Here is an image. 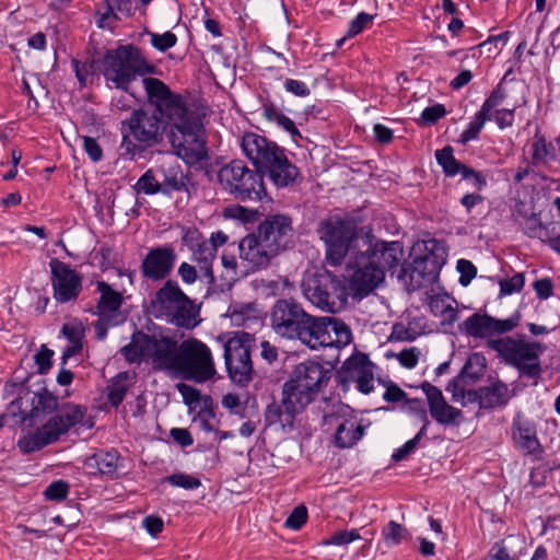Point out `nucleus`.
I'll return each instance as SVG.
<instances>
[{"label": "nucleus", "mask_w": 560, "mask_h": 560, "mask_svg": "<svg viewBox=\"0 0 560 560\" xmlns=\"http://www.w3.org/2000/svg\"><path fill=\"white\" fill-rule=\"evenodd\" d=\"M329 378L330 371L317 361L298 364L282 386L281 401L273 400L267 405L264 413L266 425L292 427L295 417L315 399Z\"/></svg>", "instance_id": "nucleus-1"}, {"label": "nucleus", "mask_w": 560, "mask_h": 560, "mask_svg": "<svg viewBox=\"0 0 560 560\" xmlns=\"http://www.w3.org/2000/svg\"><path fill=\"white\" fill-rule=\"evenodd\" d=\"M293 236V221L289 214L267 215L238 244L240 257L246 264V271L255 272L268 267L273 257L292 245Z\"/></svg>", "instance_id": "nucleus-2"}, {"label": "nucleus", "mask_w": 560, "mask_h": 560, "mask_svg": "<svg viewBox=\"0 0 560 560\" xmlns=\"http://www.w3.org/2000/svg\"><path fill=\"white\" fill-rule=\"evenodd\" d=\"M173 127V119L163 113L139 107L120 122V151L122 158L133 159L144 150L163 141L167 127Z\"/></svg>", "instance_id": "nucleus-3"}, {"label": "nucleus", "mask_w": 560, "mask_h": 560, "mask_svg": "<svg viewBox=\"0 0 560 560\" xmlns=\"http://www.w3.org/2000/svg\"><path fill=\"white\" fill-rule=\"evenodd\" d=\"M160 69L151 63L142 50L132 45H119L108 49L102 58V74L109 88L121 90L132 97L131 83L143 75L160 74Z\"/></svg>", "instance_id": "nucleus-4"}, {"label": "nucleus", "mask_w": 560, "mask_h": 560, "mask_svg": "<svg viewBox=\"0 0 560 560\" xmlns=\"http://www.w3.org/2000/svg\"><path fill=\"white\" fill-rule=\"evenodd\" d=\"M86 413V408L66 404L57 415L51 416L35 432L28 433L19 439L18 447L23 454H31L43 450L59 441L60 436L68 433L69 430L80 424Z\"/></svg>", "instance_id": "nucleus-5"}, {"label": "nucleus", "mask_w": 560, "mask_h": 560, "mask_svg": "<svg viewBox=\"0 0 560 560\" xmlns=\"http://www.w3.org/2000/svg\"><path fill=\"white\" fill-rule=\"evenodd\" d=\"M316 318L307 314L296 301L281 299L271 310L270 324L278 336L300 340L311 348Z\"/></svg>", "instance_id": "nucleus-6"}, {"label": "nucleus", "mask_w": 560, "mask_h": 560, "mask_svg": "<svg viewBox=\"0 0 560 560\" xmlns=\"http://www.w3.org/2000/svg\"><path fill=\"white\" fill-rule=\"evenodd\" d=\"M170 141L175 154L188 166L209 158L202 126L190 109L183 117L173 119Z\"/></svg>", "instance_id": "nucleus-7"}, {"label": "nucleus", "mask_w": 560, "mask_h": 560, "mask_svg": "<svg viewBox=\"0 0 560 560\" xmlns=\"http://www.w3.org/2000/svg\"><path fill=\"white\" fill-rule=\"evenodd\" d=\"M487 347L495 351L508 365L516 368L521 375L529 378L540 376L542 370L539 358L546 350L542 343L504 337L489 338Z\"/></svg>", "instance_id": "nucleus-8"}, {"label": "nucleus", "mask_w": 560, "mask_h": 560, "mask_svg": "<svg viewBox=\"0 0 560 560\" xmlns=\"http://www.w3.org/2000/svg\"><path fill=\"white\" fill-rule=\"evenodd\" d=\"M303 293L314 306L332 314L347 305L350 294L346 279L328 270L308 276L303 281Z\"/></svg>", "instance_id": "nucleus-9"}, {"label": "nucleus", "mask_w": 560, "mask_h": 560, "mask_svg": "<svg viewBox=\"0 0 560 560\" xmlns=\"http://www.w3.org/2000/svg\"><path fill=\"white\" fill-rule=\"evenodd\" d=\"M222 189L241 202L260 201L267 197L261 174L250 170L241 160H233L218 172Z\"/></svg>", "instance_id": "nucleus-10"}, {"label": "nucleus", "mask_w": 560, "mask_h": 560, "mask_svg": "<svg viewBox=\"0 0 560 560\" xmlns=\"http://www.w3.org/2000/svg\"><path fill=\"white\" fill-rule=\"evenodd\" d=\"M317 234L326 246L327 261L339 266L358 238L357 223L350 218L330 215L319 222Z\"/></svg>", "instance_id": "nucleus-11"}, {"label": "nucleus", "mask_w": 560, "mask_h": 560, "mask_svg": "<svg viewBox=\"0 0 560 560\" xmlns=\"http://www.w3.org/2000/svg\"><path fill=\"white\" fill-rule=\"evenodd\" d=\"M214 363L209 347L197 339L184 340L179 345L178 360L173 377L203 383L213 377Z\"/></svg>", "instance_id": "nucleus-12"}, {"label": "nucleus", "mask_w": 560, "mask_h": 560, "mask_svg": "<svg viewBox=\"0 0 560 560\" xmlns=\"http://www.w3.org/2000/svg\"><path fill=\"white\" fill-rule=\"evenodd\" d=\"M255 339L248 332H236L224 343V362L231 381L241 386H247L254 376L252 347Z\"/></svg>", "instance_id": "nucleus-13"}, {"label": "nucleus", "mask_w": 560, "mask_h": 560, "mask_svg": "<svg viewBox=\"0 0 560 560\" xmlns=\"http://www.w3.org/2000/svg\"><path fill=\"white\" fill-rule=\"evenodd\" d=\"M141 82L147 103L155 113H163L168 119H175L183 117L189 109L183 96L173 92L162 80L143 75Z\"/></svg>", "instance_id": "nucleus-14"}, {"label": "nucleus", "mask_w": 560, "mask_h": 560, "mask_svg": "<svg viewBox=\"0 0 560 560\" xmlns=\"http://www.w3.org/2000/svg\"><path fill=\"white\" fill-rule=\"evenodd\" d=\"M10 407L13 415H18L21 422L27 423L28 425H33L39 416L51 415L55 411V415H57L61 409H58V398L46 388H43L38 393L27 390L25 394L19 395V397L11 402Z\"/></svg>", "instance_id": "nucleus-15"}, {"label": "nucleus", "mask_w": 560, "mask_h": 560, "mask_svg": "<svg viewBox=\"0 0 560 560\" xmlns=\"http://www.w3.org/2000/svg\"><path fill=\"white\" fill-rule=\"evenodd\" d=\"M255 170L261 174L262 179L267 176L277 188L293 185L300 175L296 165L288 159L285 150L278 144L271 148Z\"/></svg>", "instance_id": "nucleus-16"}, {"label": "nucleus", "mask_w": 560, "mask_h": 560, "mask_svg": "<svg viewBox=\"0 0 560 560\" xmlns=\"http://www.w3.org/2000/svg\"><path fill=\"white\" fill-rule=\"evenodd\" d=\"M350 275L348 291L353 296L364 298L376 289L384 280L385 273L381 268L371 261L369 255L363 252L358 253L349 264Z\"/></svg>", "instance_id": "nucleus-17"}, {"label": "nucleus", "mask_w": 560, "mask_h": 560, "mask_svg": "<svg viewBox=\"0 0 560 560\" xmlns=\"http://www.w3.org/2000/svg\"><path fill=\"white\" fill-rule=\"evenodd\" d=\"M434 156L445 177L453 178L460 175L462 180L467 182L477 191H482L488 186L486 173L458 161L452 145L447 144L436 150Z\"/></svg>", "instance_id": "nucleus-18"}, {"label": "nucleus", "mask_w": 560, "mask_h": 560, "mask_svg": "<svg viewBox=\"0 0 560 560\" xmlns=\"http://www.w3.org/2000/svg\"><path fill=\"white\" fill-rule=\"evenodd\" d=\"M49 267L54 299L61 304L77 300L82 291V276L58 259H51Z\"/></svg>", "instance_id": "nucleus-19"}, {"label": "nucleus", "mask_w": 560, "mask_h": 560, "mask_svg": "<svg viewBox=\"0 0 560 560\" xmlns=\"http://www.w3.org/2000/svg\"><path fill=\"white\" fill-rule=\"evenodd\" d=\"M511 436L514 446L533 460L544 458V447L538 439L536 422L517 413L512 421Z\"/></svg>", "instance_id": "nucleus-20"}, {"label": "nucleus", "mask_w": 560, "mask_h": 560, "mask_svg": "<svg viewBox=\"0 0 560 560\" xmlns=\"http://www.w3.org/2000/svg\"><path fill=\"white\" fill-rule=\"evenodd\" d=\"M351 340V329L343 320L329 316L316 318L312 349L318 346L339 348L349 345Z\"/></svg>", "instance_id": "nucleus-21"}, {"label": "nucleus", "mask_w": 560, "mask_h": 560, "mask_svg": "<svg viewBox=\"0 0 560 560\" xmlns=\"http://www.w3.org/2000/svg\"><path fill=\"white\" fill-rule=\"evenodd\" d=\"M176 259L177 254L171 244L150 248L141 261V275L151 281H162L171 275Z\"/></svg>", "instance_id": "nucleus-22"}, {"label": "nucleus", "mask_w": 560, "mask_h": 560, "mask_svg": "<svg viewBox=\"0 0 560 560\" xmlns=\"http://www.w3.org/2000/svg\"><path fill=\"white\" fill-rule=\"evenodd\" d=\"M518 322V314L505 319H498L486 313H474L464 320L463 325L468 336L483 339L510 332L517 327Z\"/></svg>", "instance_id": "nucleus-23"}, {"label": "nucleus", "mask_w": 560, "mask_h": 560, "mask_svg": "<svg viewBox=\"0 0 560 560\" xmlns=\"http://www.w3.org/2000/svg\"><path fill=\"white\" fill-rule=\"evenodd\" d=\"M179 345L170 336L151 335L149 359L154 371L173 377L178 360Z\"/></svg>", "instance_id": "nucleus-24"}, {"label": "nucleus", "mask_w": 560, "mask_h": 560, "mask_svg": "<svg viewBox=\"0 0 560 560\" xmlns=\"http://www.w3.org/2000/svg\"><path fill=\"white\" fill-rule=\"evenodd\" d=\"M420 388L425 394L431 417L439 424H455L462 417V410L448 405L440 388L427 381L420 385Z\"/></svg>", "instance_id": "nucleus-25"}, {"label": "nucleus", "mask_w": 560, "mask_h": 560, "mask_svg": "<svg viewBox=\"0 0 560 560\" xmlns=\"http://www.w3.org/2000/svg\"><path fill=\"white\" fill-rule=\"evenodd\" d=\"M363 253L369 255L371 261L386 275V271H392L399 266L404 256V248L399 242L382 240L372 242L371 240L368 249Z\"/></svg>", "instance_id": "nucleus-26"}, {"label": "nucleus", "mask_w": 560, "mask_h": 560, "mask_svg": "<svg viewBox=\"0 0 560 560\" xmlns=\"http://www.w3.org/2000/svg\"><path fill=\"white\" fill-rule=\"evenodd\" d=\"M424 254L413 258V262L421 269L429 281H435L441 268L445 264V248L434 238L423 242Z\"/></svg>", "instance_id": "nucleus-27"}, {"label": "nucleus", "mask_w": 560, "mask_h": 560, "mask_svg": "<svg viewBox=\"0 0 560 560\" xmlns=\"http://www.w3.org/2000/svg\"><path fill=\"white\" fill-rule=\"evenodd\" d=\"M215 258L217 254L213 245L206 243L203 238L197 243L195 248H191L190 259L199 268L200 281L206 283V295H211L215 292L213 271Z\"/></svg>", "instance_id": "nucleus-28"}, {"label": "nucleus", "mask_w": 560, "mask_h": 560, "mask_svg": "<svg viewBox=\"0 0 560 560\" xmlns=\"http://www.w3.org/2000/svg\"><path fill=\"white\" fill-rule=\"evenodd\" d=\"M156 172L160 177L161 195L171 197L174 192L189 194V175L177 163L162 165Z\"/></svg>", "instance_id": "nucleus-29"}, {"label": "nucleus", "mask_w": 560, "mask_h": 560, "mask_svg": "<svg viewBox=\"0 0 560 560\" xmlns=\"http://www.w3.org/2000/svg\"><path fill=\"white\" fill-rule=\"evenodd\" d=\"M348 370L351 371L352 377L357 383V388L362 394H370L374 389L373 368L374 364L365 353L353 355L346 362Z\"/></svg>", "instance_id": "nucleus-30"}, {"label": "nucleus", "mask_w": 560, "mask_h": 560, "mask_svg": "<svg viewBox=\"0 0 560 560\" xmlns=\"http://www.w3.org/2000/svg\"><path fill=\"white\" fill-rule=\"evenodd\" d=\"M187 295L179 288L178 283L174 280H167L156 291L154 299L151 302L152 307L160 312L161 315L166 316L178 304L186 301Z\"/></svg>", "instance_id": "nucleus-31"}, {"label": "nucleus", "mask_w": 560, "mask_h": 560, "mask_svg": "<svg viewBox=\"0 0 560 560\" xmlns=\"http://www.w3.org/2000/svg\"><path fill=\"white\" fill-rule=\"evenodd\" d=\"M479 392L482 395L481 409L488 410L505 407L513 396L509 385L499 378H489V385L479 387Z\"/></svg>", "instance_id": "nucleus-32"}, {"label": "nucleus", "mask_w": 560, "mask_h": 560, "mask_svg": "<svg viewBox=\"0 0 560 560\" xmlns=\"http://www.w3.org/2000/svg\"><path fill=\"white\" fill-rule=\"evenodd\" d=\"M277 143L265 136L255 132H245L241 139V148L244 155L256 167Z\"/></svg>", "instance_id": "nucleus-33"}, {"label": "nucleus", "mask_w": 560, "mask_h": 560, "mask_svg": "<svg viewBox=\"0 0 560 560\" xmlns=\"http://www.w3.org/2000/svg\"><path fill=\"white\" fill-rule=\"evenodd\" d=\"M96 290L100 292V299L96 304L97 315L108 317L115 314L122 304V295L115 291L110 284L101 280L96 282Z\"/></svg>", "instance_id": "nucleus-34"}, {"label": "nucleus", "mask_w": 560, "mask_h": 560, "mask_svg": "<svg viewBox=\"0 0 560 560\" xmlns=\"http://www.w3.org/2000/svg\"><path fill=\"white\" fill-rule=\"evenodd\" d=\"M151 335L136 331L128 345L120 349L128 363H140L144 357L149 358Z\"/></svg>", "instance_id": "nucleus-35"}, {"label": "nucleus", "mask_w": 560, "mask_h": 560, "mask_svg": "<svg viewBox=\"0 0 560 560\" xmlns=\"http://www.w3.org/2000/svg\"><path fill=\"white\" fill-rule=\"evenodd\" d=\"M120 460L119 453L116 450H110L93 454L88 458L86 464L89 467H96L101 475L114 479L117 477V470L121 465Z\"/></svg>", "instance_id": "nucleus-36"}, {"label": "nucleus", "mask_w": 560, "mask_h": 560, "mask_svg": "<svg viewBox=\"0 0 560 560\" xmlns=\"http://www.w3.org/2000/svg\"><path fill=\"white\" fill-rule=\"evenodd\" d=\"M486 370V357L480 352H472L468 355L458 375L459 378H463L464 384L471 385L485 375Z\"/></svg>", "instance_id": "nucleus-37"}, {"label": "nucleus", "mask_w": 560, "mask_h": 560, "mask_svg": "<svg viewBox=\"0 0 560 560\" xmlns=\"http://www.w3.org/2000/svg\"><path fill=\"white\" fill-rule=\"evenodd\" d=\"M196 315L197 312L195 310L194 303L187 296L186 301L178 304L172 312L166 315V317L170 323L179 328L192 329L198 324L196 320Z\"/></svg>", "instance_id": "nucleus-38"}, {"label": "nucleus", "mask_w": 560, "mask_h": 560, "mask_svg": "<svg viewBox=\"0 0 560 560\" xmlns=\"http://www.w3.org/2000/svg\"><path fill=\"white\" fill-rule=\"evenodd\" d=\"M364 434V427L352 420H345L337 427L335 445L340 448L352 447Z\"/></svg>", "instance_id": "nucleus-39"}, {"label": "nucleus", "mask_w": 560, "mask_h": 560, "mask_svg": "<svg viewBox=\"0 0 560 560\" xmlns=\"http://www.w3.org/2000/svg\"><path fill=\"white\" fill-rule=\"evenodd\" d=\"M397 279L405 285L408 292L417 291L433 283V281H429L427 277L422 275L421 269L416 266L413 261L411 264L401 265Z\"/></svg>", "instance_id": "nucleus-40"}, {"label": "nucleus", "mask_w": 560, "mask_h": 560, "mask_svg": "<svg viewBox=\"0 0 560 560\" xmlns=\"http://www.w3.org/2000/svg\"><path fill=\"white\" fill-rule=\"evenodd\" d=\"M137 194L153 196L161 194L159 173L153 168H148L133 186Z\"/></svg>", "instance_id": "nucleus-41"}, {"label": "nucleus", "mask_w": 560, "mask_h": 560, "mask_svg": "<svg viewBox=\"0 0 560 560\" xmlns=\"http://www.w3.org/2000/svg\"><path fill=\"white\" fill-rule=\"evenodd\" d=\"M381 534L386 547L388 548L400 545L410 536L408 529L396 521H389L382 529Z\"/></svg>", "instance_id": "nucleus-42"}, {"label": "nucleus", "mask_w": 560, "mask_h": 560, "mask_svg": "<svg viewBox=\"0 0 560 560\" xmlns=\"http://www.w3.org/2000/svg\"><path fill=\"white\" fill-rule=\"evenodd\" d=\"M128 377L127 372H120L107 386V401L113 407H118L126 397L128 386L124 383Z\"/></svg>", "instance_id": "nucleus-43"}, {"label": "nucleus", "mask_w": 560, "mask_h": 560, "mask_svg": "<svg viewBox=\"0 0 560 560\" xmlns=\"http://www.w3.org/2000/svg\"><path fill=\"white\" fill-rule=\"evenodd\" d=\"M491 119V115H486L483 112L478 110L472 120L468 124L467 128L460 133L458 142L463 145L470 141L478 139L485 124Z\"/></svg>", "instance_id": "nucleus-44"}, {"label": "nucleus", "mask_w": 560, "mask_h": 560, "mask_svg": "<svg viewBox=\"0 0 560 560\" xmlns=\"http://www.w3.org/2000/svg\"><path fill=\"white\" fill-rule=\"evenodd\" d=\"M555 148L551 143H547L545 137L536 136L532 143V163L538 165L545 163L547 158L551 155Z\"/></svg>", "instance_id": "nucleus-45"}, {"label": "nucleus", "mask_w": 560, "mask_h": 560, "mask_svg": "<svg viewBox=\"0 0 560 560\" xmlns=\"http://www.w3.org/2000/svg\"><path fill=\"white\" fill-rule=\"evenodd\" d=\"M524 233L532 238H539L542 242H547L549 240V231L542 224L537 214H532L526 219L524 225Z\"/></svg>", "instance_id": "nucleus-46"}, {"label": "nucleus", "mask_w": 560, "mask_h": 560, "mask_svg": "<svg viewBox=\"0 0 560 560\" xmlns=\"http://www.w3.org/2000/svg\"><path fill=\"white\" fill-rule=\"evenodd\" d=\"M164 481L172 487L183 488L186 490H194L201 486L199 478L184 474L175 472L164 478Z\"/></svg>", "instance_id": "nucleus-47"}, {"label": "nucleus", "mask_w": 560, "mask_h": 560, "mask_svg": "<svg viewBox=\"0 0 560 560\" xmlns=\"http://www.w3.org/2000/svg\"><path fill=\"white\" fill-rule=\"evenodd\" d=\"M506 98V91L503 86V83L500 82L497 84V86L491 91V93L488 95V97L482 103L479 110L483 112L486 115H491V112L502 104L504 100Z\"/></svg>", "instance_id": "nucleus-48"}, {"label": "nucleus", "mask_w": 560, "mask_h": 560, "mask_svg": "<svg viewBox=\"0 0 560 560\" xmlns=\"http://www.w3.org/2000/svg\"><path fill=\"white\" fill-rule=\"evenodd\" d=\"M361 539L360 533L358 529L353 528L350 530H340L334 533L328 538L324 539L320 545L322 546H345L352 541Z\"/></svg>", "instance_id": "nucleus-49"}, {"label": "nucleus", "mask_w": 560, "mask_h": 560, "mask_svg": "<svg viewBox=\"0 0 560 560\" xmlns=\"http://www.w3.org/2000/svg\"><path fill=\"white\" fill-rule=\"evenodd\" d=\"M150 43L153 48L164 52L176 45L177 36L171 31H166L163 34L150 33Z\"/></svg>", "instance_id": "nucleus-50"}, {"label": "nucleus", "mask_w": 560, "mask_h": 560, "mask_svg": "<svg viewBox=\"0 0 560 560\" xmlns=\"http://www.w3.org/2000/svg\"><path fill=\"white\" fill-rule=\"evenodd\" d=\"M307 509L304 504L295 506L284 522V526L292 530H299L307 522Z\"/></svg>", "instance_id": "nucleus-51"}, {"label": "nucleus", "mask_w": 560, "mask_h": 560, "mask_svg": "<svg viewBox=\"0 0 560 560\" xmlns=\"http://www.w3.org/2000/svg\"><path fill=\"white\" fill-rule=\"evenodd\" d=\"M69 493V485L65 480L52 481L44 491V495L49 501H63Z\"/></svg>", "instance_id": "nucleus-52"}, {"label": "nucleus", "mask_w": 560, "mask_h": 560, "mask_svg": "<svg viewBox=\"0 0 560 560\" xmlns=\"http://www.w3.org/2000/svg\"><path fill=\"white\" fill-rule=\"evenodd\" d=\"M54 351L46 345H42L39 350L34 355V361L37 365L38 374H46L52 366Z\"/></svg>", "instance_id": "nucleus-53"}, {"label": "nucleus", "mask_w": 560, "mask_h": 560, "mask_svg": "<svg viewBox=\"0 0 560 560\" xmlns=\"http://www.w3.org/2000/svg\"><path fill=\"white\" fill-rule=\"evenodd\" d=\"M525 284L524 275L518 272L512 276L509 279H504L500 281V294L501 295H511L513 293L520 292Z\"/></svg>", "instance_id": "nucleus-54"}, {"label": "nucleus", "mask_w": 560, "mask_h": 560, "mask_svg": "<svg viewBox=\"0 0 560 560\" xmlns=\"http://www.w3.org/2000/svg\"><path fill=\"white\" fill-rule=\"evenodd\" d=\"M456 268L460 275L458 282L463 287H467L477 275V268L470 260L467 259H459L457 261Z\"/></svg>", "instance_id": "nucleus-55"}, {"label": "nucleus", "mask_w": 560, "mask_h": 560, "mask_svg": "<svg viewBox=\"0 0 560 560\" xmlns=\"http://www.w3.org/2000/svg\"><path fill=\"white\" fill-rule=\"evenodd\" d=\"M446 108L443 104H434L425 107L421 113V120L431 126L436 124L441 118L446 115Z\"/></svg>", "instance_id": "nucleus-56"}, {"label": "nucleus", "mask_w": 560, "mask_h": 560, "mask_svg": "<svg viewBox=\"0 0 560 560\" xmlns=\"http://www.w3.org/2000/svg\"><path fill=\"white\" fill-rule=\"evenodd\" d=\"M82 147L92 162H100L103 159V149L97 140L90 136L82 137Z\"/></svg>", "instance_id": "nucleus-57"}, {"label": "nucleus", "mask_w": 560, "mask_h": 560, "mask_svg": "<svg viewBox=\"0 0 560 560\" xmlns=\"http://www.w3.org/2000/svg\"><path fill=\"white\" fill-rule=\"evenodd\" d=\"M177 273L183 283L186 285L194 284L198 279H200V272L197 265L195 266L186 261L179 265Z\"/></svg>", "instance_id": "nucleus-58"}, {"label": "nucleus", "mask_w": 560, "mask_h": 560, "mask_svg": "<svg viewBox=\"0 0 560 560\" xmlns=\"http://www.w3.org/2000/svg\"><path fill=\"white\" fill-rule=\"evenodd\" d=\"M373 19L374 16L371 14L360 12L354 19L350 21L347 36L354 37L359 35L366 27V25L373 21Z\"/></svg>", "instance_id": "nucleus-59"}, {"label": "nucleus", "mask_w": 560, "mask_h": 560, "mask_svg": "<svg viewBox=\"0 0 560 560\" xmlns=\"http://www.w3.org/2000/svg\"><path fill=\"white\" fill-rule=\"evenodd\" d=\"M492 117V114H491ZM493 119L499 129L503 130L513 126L515 120V108H501L493 113Z\"/></svg>", "instance_id": "nucleus-60"}, {"label": "nucleus", "mask_w": 560, "mask_h": 560, "mask_svg": "<svg viewBox=\"0 0 560 560\" xmlns=\"http://www.w3.org/2000/svg\"><path fill=\"white\" fill-rule=\"evenodd\" d=\"M386 390L383 394V399L387 402H406L407 394L394 382H384Z\"/></svg>", "instance_id": "nucleus-61"}, {"label": "nucleus", "mask_w": 560, "mask_h": 560, "mask_svg": "<svg viewBox=\"0 0 560 560\" xmlns=\"http://www.w3.org/2000/svg\"><path fill=\"white\" fill-rule=\"evenodd\" d=\"M226 211L230 217L238 219L245 223L254 222L259 214L258 210L248 209L240 205L228 208Z\"/></svg>", "instance_id": "nucleus-62"}, {"label": "nucleus", "mask_w": 560, "mask_h": 560, "mask_svg": "<svg viewBox=\"0 0 560 560\" xmlns=\"http://www.w3.org/2000/svg\"><path fill=\"white\" fill-rule=\"evenodd\" d=\"M72 69L74 71L75 78L78 79L80 86L84 88L88 85L91 75V67L85 65L84 61H80L78 59L71 60Z\"/></svg>", "instance_id": "nucleus-63"}, {"label": "nucleus", "mask_w": 560, "mask_h": 560, "mask_svg": "<svg viewBox=\"0 0 560 560\" xmlns=\"http://www.w3.org/2000/svg\"><path fill=\"white\" fill-rule=\"evenodd\" d=\"M420 351L416 348L404 349L397 354L398 362L406 369H413L418 364Z\"/></svg>", "instance_id": "nucleus-64"}]
</instances>
